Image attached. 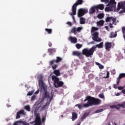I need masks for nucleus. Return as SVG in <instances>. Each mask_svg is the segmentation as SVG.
Returning <instances> with one entry per match:
<instances>
[{
    "instance_id": "nucleus-44",
    "label": "nucleus",
    "mask_w": 125,
    "mask_h": 125,
    "mask_svg": "<svg viewBox=\"0 0 125 125\" xmlns=\"http://www.w3.org/2000/svg\"><path fill=\"white\" fill-rule=\"evenodd\" d=\"M110 0H101L102 2H105V3H108Z\"/></svg>"
},
{
    "instance_id": "nucleus-20",
    "label": "nucleus",
    "mask_w": 125,
    "mask_h": 125,
    "mask_svg": "<svg viewBox=\"0 0 125 125\" xmlns=\"http://www.w3.org/2000/svg\"><path fill=\"white\" fill-rule=\"evenodd\" d=\"M116 3L115 0H110L108 2L107 6H114V7H116Z\"/></svg>"
},
{
    "instance_id": "nucleus-42",
    "label": "nucleus",
    "mask_w": 125,
    "mask_h": 125,
    "mask_svg": "<svg viewBox=\"0 0 125 125\" xmlns=\"http://www.w3.org/2000/svg\"><path fill=\"white\" fill-rule=\"evenodd\" d=\"M101 112H103V109H100L99 110H97L95 111V113L98 114V113H101Z\"/></svg>"
},
{
    "instance_id": "nucleus-5",
    "label": "nucleus",
    "mask_w": 125,
    "mask_h": 125,
    "mask_svg": "<svg viewBox=\"0 0 125 125\" xmlns=\"http://www.w3.org/2000/svg\"><path fill=\"white\" fill-rule=\"evenodd\" d=\"M52 81H53L54 86L56 88H58V87H62V86L64 85V82L60 81L59 78L54 75L52 76Z\"/></svg>"
},
{
    "instance_id": "nucleus-18",
    "label": "nucleus",
    "mask_w": 125,
    "mask_h": 125,
    "mask_svg": "<svg viewBox=\"0 0 125 125\" xmlns=\"http://www.w3.org/2000/svg\"><path fill=\"white\" fill-rule=\"evenodd\" d=\"M101 104V100L94 98V106H96L97 105H100Z\"/></svg>"
},
{
    "instance_id": "nucleus-37",
    "label": "nucleus",
    "mask_w": 125,
    "mask_h": 125,
    "mask_svg": "<svg viewBox=\"0 0 125 125\" xmlns=\"http://www.w3.org/2000/svg\"><path fill=\"white\" fill-rule=\"evenodd\" d=\"M34 90H32L30 92H29L27 94V96H31V95H33V93H34Z\"/></svg>"
},
{
    "instance_id": "nucleus-9",
    "label": "nucleus",
    "mask_w": 125,
    "mask_h": 125,
    "mask_svg": "<svg viewBox=\"0 0 125 125\" xmlns=\"http://www.w3.org/2000/svg\"><path fill=\"white\" fill-rule=\"evenodd\" d=\"M99 34H98V32H96L94 33L92 35V40L94 41V42H100L102 41V39L101 38L99 37Z\"/></svg>"
},
{
    "instance_id": "nucleus-6",
    "label": "nucleus",
    "mask_w": 125,
    "mask_h": 125,
    "mask_svg": "<svg viewBox=\"0 0 125 125\" xmlns=\"http://www.w3.org/2000/svg\"><path fill=\"white\" fill-rule=\"evenodd\" d=\"M83 3V0H77L72 6V13H70V15H76V14H77V6H78V5H81Z\"/></svg>"
},
{
    "instance_id": "nucleus-31",
    "label": "nucleus",
    "mask_w": 125,
    "mask_h": 125,
    "mask_svg": "<svg viewBox=\"0 0 125 125\" xmlns=\"http://www.w3.org/2000/svg\"><path fill=\"white\" fill-rule=\"evenodd\" d=\"M97 18H98L99 19H102L104 18V14H102V13L99 14L98 15Z\"/></svg>"
},
{
    "instance_id": "nucleus-25",
    "label": "nucleus",
    "mask_w": 125,
    "mask_h": 125,
    "mask_svg": "<svg viewBox=\"0 0 125 125\" xmlns=\"http://www.w3.org/2000/svg\"><path fill=\"white\" fill-rule=\"evenodd\" d=\"M54 74L57 76V77H59V76H61V73H60V71L59 70H54Z\"/></svg>"
},
{
    "instance_id": "nucleus-12",
    "label": "nucleus",
    "mask_w": 125,
    "mask_h": 125,
    "mask_svg": "<svg viewBox=\"0 0 125 125\" xmlns=\"http://www.w3.org/2000/svg\"><path fill=\"white\" fill-rule=\"evenodd\" d=\"M51 96L50 97V99L49 100L47 101V102L46 103V104L45 105H44L42 107V109L43 110H44L45 109H47V108H48L50 104V102H51V101L52 100V99H53V95H52V94H51Z\"/></svg>"
},
{
    "instance_id": "nucleus-32",
    "label": "nucleus",
    "mask_w": 125,
    "mask_h": 125,
    "mask_svg": "<svg viewBox=\"0 0 125 125\" xmlns=\"http://www.w3.org/2000/svg\"><path fill=\"white\" fill-rule=\"evenodd\" d=\"M24 108L26 110V111H28V112H30L31 111V108L30 107V105H27L24 107Z\"/></svg>"
},
{
    "instance_id": "nucleus-36",
    "label": "nucleus",
    "mask_w": 125,
    "mask_h": 125,
    "mask_svg": "<svg viewBox=\"0 0 125 125\" xmlns=\"http://www.w3.org/2000/svg\"><path fill=\"white\" fill-rule=\"evenodd\" d=\"M83 30V27H79L76 28V32H78V33L81 32V31Z\"/></svg>"
},
{
    "instance_id": "nucleus-14",
    "label": "nucleus",
    "mask_w": 125,
    "mask_h": 125,
    "mask_svg": "<svg viewBox=\"0 0 125 125\" xmlns=\"http://www.w3.org/2000/svg\"><path fill=\"white\" fill-rule=\"evenodd\" d=\"M104 46L105 47V50L110 51V49L112 48V42H106L104 43Z\"/></svg>"
},
{
    "instance_id": "nucleus-60",
    "label": "nucleus",
    "mask_w": 125,
    "mask_h": 125,
    "mask_svg": "<svg viewBox=\"0 0 125 125\" xmlns=\"http://www.w3.org/2000/svg\"><path fill=\"white\" fill-rule=\"evenodd\" d=\"M14 125H18V124H17V123H15L14 124Z\"/></svg>"
},
{
    "instance_id": "nucleus-41",
    "label": "nucleus",
    "mask_w": 125,
    "mask_h": 125,
    "mask_svg": "<svg viewBox=\"0 0 125 125\" xmlns=\"http://www.w3.org/2000/svg\"><path fill=\"white\" fill-rule=\"evenodd\" d=\"M57 67H58L57 64H54L53 65H52V69H53V70H55Z\"/></svg>"
},
{
    "instance_id": "nucleus-8",
    "label": "nucleus",
    "mask_w": 125,
    "mask_h": 125,
    "mask_svg": "<svg viewBox=\"0 0 125 125\" xmlns=\"http://www.w3.org/2000/svg\"><path fill=\"white\" fill-rule=\"evenodd\" d=\"M110 108L111 109H116V110H120L121 108H125V101L122 103V104H118L117 105L113 104L112 105H111Z\"/></svg>"
},
{
    "instance_id": "nucleus-64",
    "label": "nucleus",
    "mask_w": 125,
    "mask_h": 125,
    "mask_svg": "<svg viewBox=\"0 0 125 125\" xmlns=\"http://www.w3.org/2000/svg\"><path fill=\"white\" fill-rule=\"evenodd\" d=\"M123 125H125V123L123 124Z\"/></svg>"
},
{
    "instance_id": "nucleus-57",
    "label": "nucleus",
    "mask_w": 125,
    "mask_h": 125,
    "mask_svg": "<svg viewBox=\"0 0 125 125\" xmlns=\"http://www.w3.org/2000/svg\"><path fill=\"white\" fill-rule=\"evenodd\" d=\"M120 95H121V93H117V94H116V96H120Z\"/></svg>"
},
{
    "instance_id": "nucleus-39",
    "label": "nucleus",
    "mask_w": 125,
    "mask_h": 125,
    "mask_svg": "<svg viewBox=\"0 0 125 125\" xmlns=\"http://www.w3.org/2000/svg\"><path fill=\"white\" fill-rule=\"evenodd\" d=\"M98 28L92 27L91 29V32H95V31H98Z\"/></svg>"
},
{
    "instance_id": "nucleus-38",
    "label": "nucleus",
    "mask_w": 125,
    "mask_h": 125,
    "mask_svg": "<svg viewBox=\"0 0 125 125\" xmlns=\"http://www.w3.org/2000/svg\"><path fill=\"white\" fill-rule=\"evenodd\" d=\"M75 107H78L79 109H82V107H83V104L82 105V104H79L76 105H75Z\"/></svg>"
},
{
    "instance_id": "nucleus-22",
    "label": "nucleus",
    "mask_w": 125,
    "mask_h": 125,
    "mask_svg": "<svg viewBox=\"0 0 125 125\" xmlns=\"http://www.w3.org/2000/svg\"><path fill=\"white\" fill-rule=\"evenodd\" d=\"M48 52L50 53V54L52 55L53 53H55L56 52V49L55 48H49L48 49Z\"/></svg>"
},
{
    "instance_id": "nucleus-50",
    "label": "nucleus",
    "mask_w": 125,
    "mask_h": 125,
    "mask_svg": "<svg viewBox=\"0 0 125 125\" xmlns=\"http://www.w3.org/2000/svg\"><path fill=\"white\" fill-rule=\"evenodd\" d=\"M40 93V90H37L35 93L34 94H39V93Z\"/></svg>"
},
{
    "instance_id": "nucleus-7",
    "label": "nucleus",
    "mask_w": 125,
    "mask_h": 125,
    "mask_svg": "<svg viewBox=\"0 0 125 125\" xmlns=\"http://www.w3.org/2000/svg\"><path fill=\"white\" fill-rule=\"evenodd\" d=\"M93 66V62H88L86 63V66L83 67L84 71L86 73H90L91 71L90 70L91 67Z\"/></svg>"
},
{
    "instance_id": "nucleus-40",
    "label": "nucleus",
    "mask_w": 125,
    "mask_h": 125,
    "mask_svg": "<svg viewBox=\"0 0 125 125\" xmlns=\"http://www.w3.org/2000/svg\"><path fill=\"white\" fill-rule=\"evenodd\" d=\"M110 76V72H109V71H107L106 72V77H104V79H108L109 78Z\"/></svg>"
},
{
    "instance_id": "nucleus-55",
    "label": "nucleus",
    "mask_w": 125,
    "mask_h": 125,
    "mask_svg": "<svg viewBox=\"0 0 125 125\" xmlns=\"http://www.w3.org/2000/svg\"><path fill=\"white\" fill-rule=\"evenodd\" d=\"M104 28L106 29V30H107V31L109 30V27H108V26H105L104 27Z\"/></svg>"
},
{
    "instance_id": "nucleus-63",
    "label": "nucleus",
    "mask_w": 125,
    "mask_h": 125,
    "mask_svg": "<svg viewBox=\"0 0 125 125\" xmlns=\"http://www.w3.org/2000/svg\"><path fill=\"white\" fill-rule=\"evenodd\" d=\"M114 125H117V123H114Z\"/></svg>"
},
{
    "instance_id": "nucleus-53",
    "label": "nucleus",
    "mask_w": 125,
    "mask_h": 125,
    "mask_svg": "<svg viewBox=\"0 0 125 125\" xmlns=\"http://www.w3.org/2000/svg\"><path fill=\"white\" fill-rule=\"evenodd\" d=\"M51 23H52V21H48L47 22L48 25H49L50 24H51Z\"/></svg>"
},
{
    "instance_id": "nucleus-62",
    "label": "nucleus",
    "mask_w": 125,
    "mask_h": 125,
    "mask_svg": "<svg viewBox=\"0 0 125 125\" xmlns=\"http://www.w3.org/2000/svg\"><path fill=\"white\" fill-rule=\"evenodd\" d=\"M106 125H111V124H110V123H108Z\"/></svg>"
},
{
    "instance_id": "nucleus-34",
    "label": "nucleus",
    "mask_w": 125,
    "mask_h": 125,
    "mask_svg": "<svg viewBox=\"0 0 125 125\" xmlns=\"http://www.w3.org/2000/svg\"><path fill=\"white\" fill-rule=\"evenodd\" d=\"M96 64L98 65V66H99L100 69H104V66H103V65L100 64V63L96 62Z\"/></svg>"
},
{
    "instance_id": "nucleus-61",
    "label": "nucleus",
    "mask_w": 125,
    "mask_h": 125,
    "mask_svg": "<svg viewBox=\"0 0 125 125\" xmlns=\"http://www.w3.org/2000/svg\"><path fill=\"white\" fill-rule=\"evenodd\" d=\"M81 123H82V121L79 123L77 125H81Z\"/></svg>"
},
{
    "instance_id": "nucleus-59",
    "label": "nucleus",
    "mask_w": 125,
    "mask_h": 125,
    "mask_svg": "<svg viewBox=\"0 0 125 125\" xmlns=\"http://www.w3.org/2000/svg\"><path fill=\"white\" fill-rule=\"evenodd\" d=\"M91 43H92V44H94V42L92 41L91 42H90Z\"/></svg>"
},
{
    "instance_id": "nucleus-43",
    "label": "nucleus",
    "mask_w": 125,
    "mask_h": 125,
    "mask_svg": "<svg viewBox=\"0 0 125 125\" xmlns=\"http://www.w3.org/2000/svg\"><path fill=\"white\" fill-rule=\"evenodd\" d=\"M99 97H100V98H101V99L105 98V96H104V94H99Z\"/></svg>"
},
{
    "instance_id": "nucleus-19",
    "label": "nucleus",
    "mask_w": 125,
    "mask_h": 125,
    "mask_svg": "<svg viewBox=\"0 0 125 125\" xmlns=\"http://www.w3.org/2000/svg\"><path fill=\"white\" fill-rule=\"evenodd\" d=\"M104 4H100L99 5H96V8L97 12H98L99 9H100V10H103V9H104Z\"/></svg>"
},
{
    "instance_id": "nucleus-3",
    "label": "nucleus",
    "mask_w": 125,
    "mask_h": 125,
    "mask_svg": "<svg viewBox=\"0 0 125 125\" xmlns=\"http://www.w3.org/2000/svg\"><path fill=\"white\" fill-rule=\"evenodd\" d=\"M86 101H87V103L83 104V107L94 106V97L87 96L85 97V99L84 100V102H86Z\"/></svg>"
},
{
    "instance_id": "nucleus-29",
    "label": "nucleus",
    "mask_w": 125,
    "mask_h": 125,
    "mask_svg": "<svg viewBox=\"0 0 125 125\" xmlns=\"http://www.w3.org/2000/svg\"><path fill=\"white\" fill-rule=\"evenodd\" d=\"M86 117H87V113H84L81 118V122L83 121V120H85V118H86Z\"/></svg>"
},
{
    "instance_id": "nucleus-16",
    "label": "nucleus",
    "mask_w": 125,
    "mask_h": 125,
    "mask_svg": "<svg viewBox=\"0 0 125 125\" xmlns=\"http://www.w3.org/2000/svg\"><path fill=\"white\" fill-rule=\"evenodd\" d=\"M68 41L71 42V43H77L78 42V39L76 37H73L72 36H70L68 39Z\"/></svg>"
},
{
    "instance_id": "nucleus-26",
    "label": "nucleus",
    "mask_w": 125,
    "mask_h": 125,
    "mask_svg": "<svg viewBox=\"0 0 125 125\" xmlns=\"http://www.w3.org/2000/svg\"><path fill=\"white\" fill-rule=\"evenodd\" d=\"M71 33H72L73 34H74V35H76L77 34V27H73L70 30Z\"/></svg>"
},
{
    "instance_id": "nucleus-35",
    "label": "nucleus",
    "mask_w": 125,
    "mask_h": 125,
    "mask_svg": "<svg viewBox=\"0 0 125 125\" xmlns=\"http://www.w3.org/2000/svg\"><path fill=\"white\" fill-rule=\"evenodd\" d=\"M38 82L42 81L43 79V76H42V75H40L38 76Z\"/></svg>"
},
{
    "instance_id": "nucleus-15",
    "label": "nucleus",
    "mask_w": 125,
    "mask_h": 125,
    "mask_svg": "<svg viewBox=\"0 0 125 125\" xmlns=\"http://www.w3.org/2000/svg\"><path fill=\"white\" fill-rule=\"evenodd\" d=\"M111 21H112V24H114L115 22L117 21V19L114 18L113 17H107L105 19L106 22H111Z\"/></svg>"
},
{
    "instance_id": "nucleus-10",
    "label": "nucleus",
    "mask_w": 125,
    "mask_h": 125,
    "mask_svg": "<svg viewBox=\"0 0 125 125\" xmlns=\"http://www.w3.org/2000/svg\"><path fill=\"white\" fill-rule=\"evenodd\" d=\"M88 11L86 9H80L78 10V16L79 17H82V16H83L86 13H87Z\"/></svg>"
},
{
    "instance_id": "nucleus-21",
    "label": "nucleus",
    "mask_w": 125,
    "mask_h": 125,
    "mask_svg": "<svg viewBox=\"0 0 125 125\" xmlns=\"http://www.w3.org/2000/svg\"><path fill=\"white\" fill-rule=\"evenodd\" d=\"M95 10H96V6L91 7L89 9V14H93V13H95Z\"/></svg>"
},
{
    "instance_id": "nucleus-24",
    "label": "nucleus",
    "mask_w": 125,
    "mask_h": 125,
    "mask_svg": "<svg viewBox=\"0 0 125 125\" xmlns=\"http://www.w3.org/2000/svg\"><path fill=\"white\" fill-rule=\"evenodd\" d=\"M104 21L103 20H101L99 21H97L96 22V24L97 25V26H99V27H102V26H103V25H104Z\"/></svg>"
},
{
    "instance_id": "nucleus-47",
    "label": "nucleus",
    "mask_w": 125,
    "mask_h": 125,
    "mask_svg": "<svg viewBox=\"0 0 125 125\" xmlns=\"http://www.w3.org/2000/svg\"><path fill=\"white\" fill-rule=\"evenodd\" d=\"M35 98H36V96L35 95H33V96H32L31 97V100L32 101H33V100H35Z\"/></svg>"
},
{
    "instance_id": "nucleus-33",
    "label": "nucleus",
    "mask_w": 125,
    "mask_h": 125,
    "mask_svg": "<svg viewBox=\"0 0 125 125\" xmlns=\"http://www.w3.org/2000/svg\"><path fill=\"white\" fill-rule=\"evenodd\" d=\"M76 47L77 48V49H80V48H82V47H83V45L79 43H77L76 44Z\"/></svg>"
},
{
    "instance_id": "nucleus-30",
    "label": "nucleus",
    "mask_w": 125,
    "mask_h": 125,
    "mask_svg": "<svg viewBox=\"0 0 125 125\" xmlns=\"http://www.w3.org/2000/svg\"><path fill=\"white\" fill-rule=\"evenodd\" d=\"M85 20L83 18H80V24H85Z\"/></svg>"
},
{
    "instance_id": "nucleus-49",
    "label": "nucleus",
    "mask_w": 125,
    "mask_h": 125,
    "mask_svg": "<svg viewBox=\"0 0 125 125\" xmlns=\"http://www.w3.org/2000/svg\"><path fill=\"white\" fill-rule=\"evenodd\" d=\"M48 45H49V47H51L52 46V43H51V42H49Z\"/></svg>"
},
{
    "instance_id": "nucleus-52",
    "label": "nucleus",
    "mask_w": 125,
    "mask_h": 125,
    "mask_svg": "<svg viewBox=\"0 0 125 125\" xmlns=\"http://www.w3.org/2000/svg\"><path fill=\"white\" fill-rule=\"evenodd\" d=\"M73 15H71V16H72V19L74 22H76V20L75 19V17Z\"/></svg>"
},
{
    "instance_id": "nucleus-11",
    "label": "nucleus",
    "mask_w": 125,
    "mask_h": 125,
    "mask_svg": "<svg viewBox=\"0 0 125 125\" xmlns=\"http://www.w3.org/2000/svg\"><path fill=\"white\" fill-rule=\"evenodd\" d=\"M83 54L84 55L83 53H80L78 51H73L72 52V55H73V56H77V57H79V59H83Z\"/></svg>"
},
{
    "instance_id": "nucleus-4",
    "label": "nucleus",
    "mask_w": 125,
    "mask_h": 125,
    "mask_svg": "<svg viewBox=\"0 0 125 125\" xmlns=\"http://www.w3.org/2000/svg\"><path fill=\"white\" fill-rule=\"evenodd\" d=\"M39 85L41 86V88H42L44 90V94L43 96V98L45 99L47 98V100L50 98V94L47 92V88H46V86L44 85V83H43V81H39Z\"/></svg>"
},
{
    "instance_id": "nucleus-58",
    "label": "nucleus",
    "mask_w": 125,
    "mask_h": 125,
    "mask_svg": "<svg viewBox=\"0 0 125 125\" xmlns=\"http://www.w3.org/2000/svg\"><path fill=\"white\" fill-rule=\"evenodd\" d=\"M92 74H89L88 75V78H90L91 77H92Z\"/></svg>"
},
{
    "instance_id": "nucleus-23",
    "label": "nucleus",
    "mask_w": 125,
    "mask_h": 125,
    "mask_svg": "<svg viewBox=\"0 0 125 125\" xmlns=\"http://www.w3.org/2000/svg\"><path fill=\"white\" fill-rule=\"evenodd\" d=\"M72 120L73 121L76 120V119H78V114L77 113L72 112Z\"/></svg>"
},
{
    "instance_id": "nucleus-56",
    "label": "nucleus",
    "mask_w": 125,
    "mask_h": 125,
    "mask_svg": "<svg viewBox=\"0 0 125 125\" xmlns=\"http://www.w3.org/2000/svg\"><path fill=\"white\" fill-rule=\"evenodd\" d=\"M109 27H110V28H113V24L112 23H110Z\"/></svg>"
},
{
    "instance_id": "nucleus-51",
    "label": "nucleus",
    "mask_w": 125,
    "mask_h": 125,
    "mask_svg": "<svg viewBox=\"0 0 125 125\" xmlns=\"http://www.w3.org/2000/svg\"><path fill=\"white\" fill-rule=\"evenodd\" d=\"M122 32L123 33V34L124 33H125V27H123L122 29Z\"/></svg>"
},
{
    "instance_id": "nucleus-1",
    "label": "nucleus",
    "mask_w": 125,
    "mask_h": 125,
    "mask_svg": "<svg viewBox=\"0 0 125 125\" xmlns=\"http://www.w3.org/2000/svg\"><path fill=\"white\" fill-rule=\"evenodd\" d=\"M108 7H105L104 10L106 12H110V11H113L114 10L116 12H119L121 9H122V10H121L119 12L120 14H123V13H125V2H118L117 8L115 7L114 6H108Z\"/></svg>"
},
{
    "instance_id": "nucleus-13",
    "label": "nucleus",
    "mask_w": 125,
    "mask_h": 125,
    "mask_svg": "<svg viewBox=\"0 0 125 125\" xmlns=\"http://www.w3.org/2000/svg\"><path fill=\"white\" fill-rule=\"evenodd\" d=\"M62 60V58H61L60 57H57L56 60H54L50 61L49 65L50 66L53 65L54 62H55L56 63H59V62H61Z\"/></svg>"
},
{
    "instance_id": "nucleus-27",
    "label": "nucleus",
    "mask_w": 125,
    "mask_h": 125,
    "mask_svg": "<svg viewBox=\"0 0 125 125\" xmlns=\"http://www.w3.org/2000/svg\"><path fill=\"white\" fill-rule=\"evenodd\" d=\"M45 31H46V32H47V33L49 35L52 34V29L45 28Z\"/></svg>"
},
{
    "instance_id": "nucleus-48",
    "label": "nucleus",
    "mask_w": 125,
    "mask_h": 125,
    "mask_svg": "<svg viewBox=\"0 0 125 125\" xmlns=\"http://www.w3.org/2000/svg\"><path fill=\"white\" fill-rule=\"evenodd\" d=\"M119 85V84H114V86H113V87H114V88H115V89H117V88H118V85Z\"/></svg>"
},
{
    "instance_id": "nucleus-54",
    "label": "nucleus",
    "mask_w": 125,
    "mask_h": 125,
    "mask_svg": "<svg viewBox=\"0 0 125 125\" xmlns=\"http://www.w3.org/2000/svg\"><path fill=\"white\" fill-rule=\"evenodd\" d=\"M44 121H45V117L42 118V122L44 123Z\"/></svg>"
},
{
    "instance_id": "nucleus-17",
    "label": "nucleus",
    "mask_w": 125,
    "mask_h": 125,
    "mask_svg": "<svg viewBox=\"0 0 125 125\" xmlns=\"http://www.w3.org/2000/svg\"><path fill=\"white\" fill-rule=\"evenodd\" d=\"M21 115H25V111L24 110H20L17 113L16 119H20Z\"/></svg>"
},
{
    "instance_id": "nucleus-45",
    "label": "nucleus",
    "mask_w": 125,
    "mask_h": 125,
    "mask_svg": "<svg viewBox=\"0 0 125 125\" xmlns=\"http://www.w3.org/2000/svg\"><path fill=\"white\" fill-rule=\"evenodd\" d=\"M66 24L67 25H69V27H72V25H73V24H72V22H71V21H68L66 22Z\"/></svg>"
},
{
    "instance_id": "nucleus-46",
    "label": "nucleus",
    "mask_w": 125,
    "mask_h": 125,
    "mask_svg": "<svg viewBox=\"0 0 125 125\" xmlns=\"http://www.w3.org/2000/svg\"><path fill=\"white\" fill-rule=\"evenodd\" d=\"M124 87L122 86H119L118 87V89H119V90H123V89H124Z\"/></svg>"
},
{
    "instance_id": "nucleus-2",
    "label": "nucleus",
    "mask_w": 125,
    "mask_h": 125,
    "mask_svg": "<svg viewBox=\"0 0 125 125\" xmlns=\"http://www.w3.org/2000/svg\"><path fill=\"white\" fill-rule=\"evenodd\" d=\"M96 47H98V48H103V42H101L99 44H96V46H93L89 49L88 48H84L82 50V52L86 57H92L94 51L96 50Z\"/></svg>"
},
{
    "instance_id": "nucleus-28",
    "label": "nucleus",
    "mask_w": 125,
    "mask_h": 125,
    "mask_svg": "<svg viewBox=\"0 0 125 125\" xmlns=\"http://www.w3.org/2000/svg\"><path fill=\"white\" fill-rule=\"evenodd\" d=\"M117 37V33H114V32H111L110 33V39H113V38H116Z\"/></svg>"
}]
</instances>
